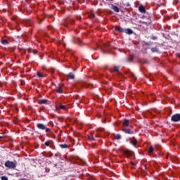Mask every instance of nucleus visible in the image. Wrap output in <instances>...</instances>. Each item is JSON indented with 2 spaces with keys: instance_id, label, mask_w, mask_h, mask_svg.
<instances>
[{
  "instance_id": "37",
  "label": "nucleus",
  "mask_w": 180,
  "mask_h": 180,
  "mask_svg": "<svg viewBox=\"0 0 180 180\" xmlns=\"http://www.w3.org/2000/svg\"><path fill=\"white\" fill-rule=\"evenodd\" d=\"M53 167H57V163L54 164Z\"/></svg>"
},
{
  "instance_id": "33",
  "label": "nucleus",
  "mask_w": 180,
  "mask_h": 180,
  "mask_svg": "<svg viewBox=\"0 0 180 180\" xmlns=\"http://www.w3.org/2000/svg\"><path fill=\"white\" fill-rule=\"evenodd\" d=\"M28 53H33V50H32V49H28Z\"/></svg>"
},
{
  "instance_id": "8",
  "label": "nucleus",
  "mask_w": 180,
  "mask_h": 180,
  "mask_svg": "<svg viewBox=\"0 0 180 180\" xmlns=\"http://www.w3.org/2000/svg\"><path fill=\"white\" fill-rule=\"evenodd\" d=\"M130 143L132 144V146H136L137 139H136V138H134V137H132L130 140Z\"/></svg>"
},
{
  "instance_id": "22",
  "label": "nucleus",
  "mask_w": 180,
  "mask_h": 180,
  "mask_svg": "<svg viewBox=\"0 0 180 180\" xmlns=\"http://www.w3.org/2000/svg\"><path fill=\"white\" fill-rule=\"evenodd\" d=\"M150 50L152 53H158V49L157 48H151Z\"/></svg>"
},
{
  "instance_id": "35",
  "label": "nucleus",
  "mask_w": 180,
  "mask_h": 180,
  "mask_svg": "<svg viewBox=\"0 0 180 180\" xmlns=\"http://www.w3.org/2000/svg\"><path fill=\"white\" fill-rule=\"evenodd\" d=\"M168 155H169V153H166V157H167V158H168Z\"/></svg>"
},
{
  "instance_id": "10",
  "label": "nucleus",
  "mask_w": 180,
  "mask_h": 180,
  "mask_svg": "<svg viewBox=\"0 0 180 180\" xmlns=\"http://www.w3.org/2000/svg\"><path fill=\"white\" fill-rule=\"evenodd\" d=\"M47 102H48L47 99H40L38 101V103H39L40 105H46Z\"/></svg>"
},
{
  "instance_id": "7",
  "label": "nucleus",
  "mask_w": 180,
  "mask_h": 180,
  "mask_svg": "<svg viewBox=\"0 0 180 180\" xmlns=\"http://www.w3.org/2000/svg\"><path fill=\"white\" fill-rule=\"evenodd\" d=\"M115 29L116 32H119V33H124L125 30L122 28L121 27L115 26Z\"/></svg>"
},
{
  "instance_id": "4",
  "label": "nucleus",
  "mask_w": 180,
  "mask_h": 180,
  "mask_svg": "<svg viewBox=\"0 0 180 180\" xmlns=\"http://www.w3.org/2000/svg\"><path fill=\"white\" fill-rule=\"evenodd\" d=\"M122 131H123V133H125V134H134V131L129 128H122Z\"/></svg>"
},
{
  "instance_id": "30",
  "label": "nucleus",
  "mask_w": 180,
  "mask_h": 180,
  "mask_svg": "<svg viewBox=\"0 0 180 180\" xmlns=\"http://www.w3.org/2000/svg\"><path fill=\"white\" fill-rule=\"evenodd\" d=\"M155 148H156L157 150H161V146H155Z\"/></svg>"
},
{
  "instance_id": "41",
  "label": "nucleus",
  "mask_w": 180,
  "mask_h": 180,
  "mask_svg": "<svg viewBox=\"0 0 180 180\" xmlns=\"http://www.w3.org/2000/svg\"><path fill=\"white\" fill-rule=\"evenodd\" d=\"M87 180H91L89 178H87Z\"/></svg>"
},
{
  "instance_id": "26",
  "label": "nucleus",
  "mask_w": 180,
  "mask_h": 180,
  "mask_svg": "<svg viewBox=\"0 0 180 180\" xmlns=\"http://www.w3.org/2000/svg\"><path fill=\"white\" fill-rule=\"evenodd\" d=\"M90 18H95V14L94 13V11H91Z\"/></svg>"
},
{
  "instance_id": "19",
  "label": "nucleus",
  "mask_w": 180,
  "mask_h": 180,
  "mask_svg": "<svg viewBox=\"0 0 180 180\" xmlns=\"http://www.w3.org/2000/svg\"><path fill=\"white\" fill-rule=\"evenodd\" d=\"M1 44H4L5 46L9 44V41H8V40L6 39H3L1 40Z\"/></svg>"
},
{
  "instance_id": "17",
  "label": "nucleus",
  "mask_w": 180,
  "mask_h": 180,
  "mask_svg": "<svg viewBox=\"0 0 180 180\" xmlns=\"http://www.w3.org/2000/svg\"><path fill=\"white\" fill-rule=\"evenodd\" d=\"M87 139L90 140V141H95V139L94 138V134H90L87 136Z\"/></svg>"
},
{
  "instance_id": "15",
  "label": "nucleus",
  "mask_w": 180,
  "mask_h": 180,
  "mask_svg": "<svg viewBox=\"0 0 180 180\" xmlns=\"http://www.w3.org/2000/svg\"><path fill=\"white\" fill-rule=\"evenodd\" d=\"M59 147L60 148H70V145L65 143V144H60Z\"/></svg>"
},
{
  "instance_id": "38",
  "label": "nucleus",
  "mask_w": 180,
  "mask_h": 180,
  "mask_svg": "<svg viewBox=\"0 0 180 180\" xmlns=\"http://www.w3.org/2000/svg\"><path fill=\"white\" fill-rule=\"evenodd\" d=\"M152 39L153 40H155V37H153Z\"/></svg>"
},
{
  "instance_id": "6",
  "label": "nucleus",
  "mask_w": 180,
  "mask_h": 180,
  "mask_svg": "<svg viewBox=\"0 0 180 180\" xmlns=\"http://www.w3.org/2000/svg\"><path fill=\"white\" fill-rule=\"evenodd\" d=\"M120 67L119 66H115L112 70L111 72H117L118 74H120Z\"/></svg>"
},
{
  "instance_id": "24",
  "label": "nucleus",
  "mask_w": 180,
  "mask_h": 180,
  "mask_svg": "<svg viewBox=\"0 0 180 180\" xmlns=\"http://www.w3.org/2000/svg\"><path fill=\"white\" fill-rule=\"evenodd\" d=\"M115 137L116 140H120V139H122V135L117 134V135H115Z\"/></svg>"
},
{
  "instance_id": "11",
  "label": "nucleus",
  "mask_w": 180,
  "mask_h": 180,
  "mask_svg": "<svg viewBox=\"0 0 180 180\" xmlns=\"http://www.w3.org/2000/svg\"><path fill=\"white\" fill-rule=\"evenodd\" d=\"M124 33H126L127 34H133L134 32L131 29L127 28V30H124Z\"/></svg>"
},
{
  "instance_id": "28",
  "label": "nucleus",
  "mask_w": 180,
  "mask_h": 180,
  "mask_svg": "<svg viewBox=\"0 0 180 180\" xmlns=\"http://www.w3.org/2000/svg\"><path fill=\"white\" fill-rule=\"evenodd\" d=\"M1 180H9V179H8V177L3 176H1Z\"/></svg>"
},
{
  "instance_id": "23",
  "label": "nucleus",
  "mask_w": 180,
  "mask_h": 180,
  "mask_svg": "<svg viewBox=\"0 0 180 180\" xmlns=\"http://www.w3.org/2000/svg\"><path fill=\"white\" fill-rule=\"evenodd\" d=\"M37 75L39 77V78H43V77H44L43 73H40V72H37Z\"/></svg>"
},
{
  "instance_id": "18",
  "label": "nucleus",
  "mask_w": 180,
  "mask_h": 180,
  "mask_svg": "<svg viewBox=\"0 0 180 180\" xmlns=\"http://www.w3.org/2000/svg\"><path fill=\"white\" fill-rule=\"evenodd\" d=\"M51 143H53L51 141H47L44 143V146H46V147H50Z\"/></svg>"
},
{
  "instance_id": "29",
  "label": "nucleus",
  "mask_w": 180,
  "mask_h": 180,
  "mask_svg": "<svg viewBox=\"0 0 180 180\" xmlns=\"http://www.w3.org/2000/svg\"><path fill=\"white\" fill-rule=\"evenodd\" d=\"M109 47H110V44H107L105 45V49H107L108 50L109 49Z\"/></svg>"
},
{
  "instance_id": "39",
  "label": "nucleus",
  "mask_w": 180,
  "mask_h": 180,
  "mask_svg": "<svg viewBox=\"0 0 180 180\" xmlns=\"http://www.w3.org/2000/svg\"><path fill=\"white\" fill-rule=\"evenodd\" d=\"M93 50H94V51H96V49H95V48H93Z\"/></svg>"
},
{
  "instance_id": "40",
  "label": "nucleus",
  "mask_w": 180,
  "mask_h": 180,
  "mask_svg": "<svg viewBox=\"0 0 180 180\" xmlns=\"http://www.w3.org/2000/svg\"><path fill=\"white\" fill-rule=\"evenodd\" d=\"M19 180H25V179H20Z\"/></svg>"
},
{
  "instance_id": "34",
  "label": "nucleus",
  "mask_w": 180,
  "mask_h": 180,
  "mask_svg": "<svg viewBox=\"0 0 180 180\" xmlns=\"http://www.w3.org/2000/svg\"><path fill=\"white\" fill-rule=\"evenodd\" d=\"M131 77H132V78H134V79H136V75H134V74H131Z\"/></svg>"
},
{
  "instance_id": "27",
  "label": "nucleus",
  "mask_w": 180,
  "mask_h": 180,
  "mask_svg": "<svg viewBox=\"0 0 180 180\" xmlns=\"http://www.w3.org/2000/svg\"><path fill=\"white\" fill-rule=\"evenodd\" d=\"M82 42H81V39H77V44H79V46H82V44H81Z\"/></svg>"
},
{
  "instance_id": "32",
  "label": "nucleus",
  "mask_w": 180,
  "mask_h": 180,
  "mask_svg": "<svg viewBox=\"0 0 180 180\" xmlns=\"http://www.w3.org/2000/svg\"><path fill=\"white\" fill-rule=\"evenodd\" d=\"M32 53H33V54H37V51H36V50H32Z\"/></svg>"
},
{
  "instance_id": "31",
  "label": "nucleus",
  "mask_w": 180,
  "mask_h": 180,
  "mask_svg": "<svg viewBox=\"0 0 180 180\" xmlns=\"http://www.w3.org/2000/svg\"><path fill=\"white\" fill-rule=\"evenodd\" d=\"M45 171L46 172H50V168L46 167Z\"/></svg>"
},
{
  "instance_id": "25",
  "label": "nucleus",
  "mask_w": 180,
  "mask_h": 180,
  "mask_svg": "<svg viewBox=\"0 0 180 180\" xmlns=\"http://www.w3.org/2000/svg\"><path fill=\"white\" fill-rule=\"evenodd\" d=\"M141 169H142V171H146V169H147V165H142Z\"/></svg>"
},
{
  "instance_id": "14",
  "label": "nucleus",
  "mask_w": 180,
  "mask_h": 180,
  "mask_svg": "<svg viewBox=\"0 0 180 180\" xmlns=\"http://www.w3.org/2000/svg\"><path fill=\"white\" fill-rule=\"evenodd\" d=\"M56 92H58V94H63V89L61 88V86L60 85H58L56 87Z\"/></svg>"
},
{
  "instance_id": "9",
  "label": "nucleus",
  "mask_w": 180,
  "mask_h": 180,
  "mask_svg": "<svg viewBox=\"0 0 180 180\" xmlns=\"http://www.w3.org/2000/svg\"><path fill=\"white\" fill-rule=\"evenodd\" d=\"M139 11L141 13H146V8H144V6H139Z\"/></svg>"
},
{
  "instance_id": "20",
  "label": "nucleus",
  "mask_w": 180,
  "mask_h": 180,
  "mask_svg": "<svg viewBox=\"0 0 180 180\" xmlns=\"http://www.w3.org/2000/svg\"><path fill=\"white\" fill-rule=\"evenodd\" d=\"M148 153H149V154H153V153H154V148L153 146H150L148 148Z\"/></svg>"
},
{
  "instance_id": "43",
  "label": "nucleus",
  "mask_w": 180,
  "mask_h": 180,
  "mask_svg": "<svg viewBox=\"0 0 180 180\" xmlns=\"http://www.w3.org/2000/svg\"><path fill=\"white\" fill-rule=\"evenodd\" d=\"M0 139H2V136H0Z\"/></svg>"
},
{
  "instance_id": "13",
  "label": "nucleus",
  "mask_w": 180,
  "mask_h": 180,
  "mask_svg": "<svg viewBox=\"0 0 180 180\" xmlns=\"http://www.w3.org/2000/svg\"><path fill=\"white\" fill-rule=\"evenodd\" d=\"M68 78L69 79H74L75 78V75H74V73L72 72H69L68 75Z\"/></svg>"
},
{
  "instance_id": "42",
  "label": "nucleus",
  "mask_w": 180,
  "mask_h": 180,
  "mask_svg": "<svg viewBox=\"0 0 180 180\" xmlns=\"http://www.w3.org/2000/svg\"><path fill=\"white\" fill-rule=\"evenodd\" d=\"M51 157H53V154L51 155Z\"/></svg>"
},
{
  "instance_id": "3",
  "label": "nucleus",
  "mask_w": 180,
  "mask_h": 180,
  "mask_svg": "<svg viewBox=\"0 0 180 180\" xmlns=\"http://www.w3.org/2000/svg\"><path fill=\"white\" fill-rule=\"evenodd\" d=\"M172 122H174V123H176L178 122H180V114L176 113L173 115L171 117Z\"/></svg>"
},
{
  "instance_id": "5",
  "label": "nucleus",
  "mask_w": 180,
  "mask_h": 180,
  "mask_svg": "<svg viewBox=\"0 0 180 180\" xmlns=\"http://www.w3.org/2000/svg\"><path fill=\"white\" fill-rule=\"evenodd\" d=\"M122 126L124 129L126 127H129V126H130V120L127 119H124L122 121Z\"/></svg>"
},
{
  "instance_id": "16",
  "label": "nucleus",
  "mask_w": 180,
  "mask_h": 180,
  "mask_svg": "<svg viewBox=\"0 0 180 180\" xmlns=\"http://www.w3.org/2000/svg\"><path fill=\"white\" fill-rule=\"evenodd\" d=\"M124 153L126 155V157H130V155L131 154V151H130L129 150H125L124 151Z\"/></svg>"
},
{
  "instance_id": "12",
  "label": "nucleus",
  "mask_w": 180,
  "mask_h": 180,
  "mask_svg": "<svg viewBox=\"0 0 180 180\" xmlns=\"http://www.w3.org/2000/svg\"><path fill=\"white\" fill-rule=\"evenodd\" d=\"M111 9H112V11H114V12L119 13V7H117V6L112 4Z\"/></svg>"
},
{
  "instance_id": "1",
  "label": "nucleus",
  "mask_w": 180,
  "mask_h": 180,
  "mask_svg": "<svg viewBox=\"0 0 180 180\" xmlns=\"http://www.w3.org/2000/svg\"><path fill=\"white\" fill-rule=\"evenodd\" d=\"M4 166L6 167V168H8V169H15V168H16V162L11 160H7L4 163Z\"/></svg>"
},
{
  "instance_id": "2",
  "label": "nucleus",
  "mask_w": 180,
  "mask_h": 180,
  "mask_svg": "<svg viewBox=\"0 0 180 180\" xmlns=\"http://www.w3.org/2000/svg\"><path fill=\"white\" fill-rule=\"evenodd\" d=\"M37 127L39 130L44 131L46 133H50V131H51V129L47 127L44 124L38 123L37 124Z\"/></svg>"
},
{
  "instance_id": "36",
  "label": "nucleus",
  "mask_w": 180,
  "mask_h": 180,
  "mask_svg": "<svg viewBox=\"0 0 180 180\" xmlns=\"http://www.w3.org/2000/svg\"><path fill=\"white\" fill-rule=\"evenodd\" d=\"M126 6H130V4L128 3L126 4Z\"/></svg>"
},
{
  "instance_id": "21",
  "label": "nucleus",
  "mask_w": 180,
  "mask_h": 180,
  "mask_svg": "<svg viewBox=\"0 0 180 180\" xmlns=\"http://www.w3.org/2000/svg\"><path fill=\"white\" fill-rule=\"evenodd\" d=\"M59 108H60V109H62V110H65V109H67V105H63V104H60V105H59Z\"/></svg>"
}]
</instances>
